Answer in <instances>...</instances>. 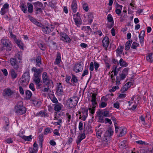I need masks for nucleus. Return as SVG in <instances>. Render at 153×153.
<instances>
[{"label":"nucleus","mask_w":153,"mask_h":153,"mask_svg":"<svg viewBox=\"0 0 153 153\" xmlns=\"http://www.w3.org/2000/svg\"><path fill=\"white\" fill-rule=\"evenodd\" d=\"M66 119L67 120V122L69 123L71 119V115L69 113H67L66 116Z\"/></svg>","instance_id":"53"},{"label":"nucleus","mask_w":153,"mask_h":153,"mask_svg":"<svg viewBox=\"0 0 153 153\" xmlns=\"http://www.w3.org/2000/svg\"><path fill=\"white\" fill-rule=\"evenodd\" d=\"M82 30L85 31L87 35H89L92 32L91 29L89 26H84L82 28Z\"/></svg>","instance_id":"21"},{"label":"nucleus","mask_w":153,"mask_h":153,"mask_svg":"<svg viewBox=\"0 0 153 153\" xmlns=\"http://www.w3.org/2000/svg\"><path fill=\"white\" fill-rule=\"evenodd\" d=\"M83 68V67L81 65V64H77L75 65L73 70L76 73H78L82 71Z\"/></svg>","instance_id":"20"},{"label":"nucleus","mask_w":153,"mask_h":153,"mask_svg":"<svg viewBox=\"0 0 153 153\" xmlns=\"http://www.w3.org/2000/svg\"><path fill=\"white\" fill-rule=\"evenodd\" d=\"M61 39L64 42L69 43L71 41V39L65 33H61Z\"/></svg>","instance_id":"12"},{"label":"nucleus","mask_w":153,"mask_h":153,"mask_svg":"<svg viewBox=\"0 0 153 153\" xmlns=\"http://www.w3.org/2000/svg\"><path fill=\"white\" fill-rule=\"evenodd\" d=\"M103 46L106 49L109 44V38L107 36L105 37L102 41Z\"/></svg>","instance_id":"19"},{"label":"nucleus","mask_w":153,"mask_h":153,"mask_svg":"<svg viewBox=\"0 0 153 153\" xmlns=\"http://www.w3.org/2000/svg\"><path fill=\"white\" fill-rule=\"evenodd\" d=\"M11 74L13 78L15 79L16 78L17 76L16 73L13 70H12L11 72Z\"/></svg>","instance_id":"44"},{"label":"nucleus","mask_w":153,"mask_h":153,"mask_svg":"<svg viewBox=\"0 0 153 153\" xmlns=\"http://www.w3.org/2000/svg\"><path fill=\"white\" fill-rule=\"evenodd\" d=\"M16 43L20 49H23L24 44L22 43L21 41L19 40H17Z\"/></svg>","instance_id":"42"},{"label":"nucleus","mask_w":153,"mask_h":153,"mask_svg":"<svg viewBox=\"0 0 153 153\" xmlns=\"http://www.w3.org/2000/svg\"><path fill=\"white\" fill-rule=\"evenodd\" d=\"M139 44L136 43L135 42H134L131 46V48L132 49H135L138 46Z\"/></svg>","instance_id":"51"},{"label":"nucleus","mask_w":153,"mask_h":153,"mask_svg":"<svg viewBox=\"0 0 153 153\" xmlns=\"http://www.w3.org/2000/svg\"><path fill=\"white\" fill-rule=\"evenodd\" d=\"M32 72H34V77L39 76L41 73V71L43 70L42 68L41 69H36L35 67H33L32 69Z\"/></svg>","instance_id":"15"},{"label":"nucleus","mask_w":153,"mask_h":153,"mask_svg":"<svg viewBox=\"0 0 153 153\" xmlns=\"http://www.w3.org/2000/svg\"><path fill=\"white\" fill-rule=\"evenodd\" d=\"M30 77V74L29 72H27L24 73L22 78L19 80L20 85L24 86H26L29 82Z\"/></svg>","instance_id":"2"},{"label":"nucleus","mask_w":153,"mask_h":153,"mask_svg":"<svg viewBox=\"0 0 153 153\" xmlns=\"http://www.w3.org/2000/svg\"><path fill=\"white\" fill-rule=\"evenodd\" d=\"M79 129L81 131L83 129V123L82 122H80L79 124Z\"/></svg>","instance_id":"60"},{"label":"nucleus","mask_w":153,"mask_h":153,"mask_svg":"<svg viewBox=\"0 0 153 153\" xmlns=\"http://www.w3.org/2000/svg\"><path fill=\"white\" fill-rule=\"evenodd\" d=\"M57 120L58 121L55 122L54 123V124L55 125H60L62 122V119L61 118H59Z\"/></svg>","instance_id":"55"},{"label":"nucleus","mask_w":153,"mask_h":153,"mask_svg":"<svg viewBox=\"0 0 153 153\" xmlns=\"http://www.w3.org/2000/svg\"><path fill=\"white\" fill-rule=\"evenodd\" d=\"M123 48L122 46H119L116 50V52L119 55L123 53Z\"/></svg>","instance_id":"32"},{"label":"nucleus","mask_w":153,"mask_h":153,"mask_svg":"<svg viewBox=\"0 0 153 153\" xmlns=\"http://www.w3.org/2000/svg\"><path fill=\"white\" fill-rule=\"evenodd\" d=\"M61 55L59 53L57 52V56L56 59L54 63L56 64H59L61 61Z\"/></svg>","instance_id":"29"},{"label":"nucleus","mask_w":153,"mask_h":153,"mask_svg":"<svg viewBox=\"0 0 153 153\" xmlns=\"http://www.w3.org/2000/svg\"><path fill=\"white\" fill-rule=\"evenodd\" d=\"M25 94L26 98L28 99H30L32 95V93L29 90H27L25 92Z\"/></svg>","instance_id":"41"},{"label":"nucleus","mask_w":153,"mask_h":153,"mask_svg":"<svg viewBox=\"0 0 153 153\" xmlns=\"http://www.w3.org/2000/svg\"><path fill=\"white\" fill-rule=\"evenodd\" d=\"M99 66L100 64L97 62H95L94 63L93 62H91L90 65V71H93L94 70V68L95 71H98V69Z\"/></svg>","instance_id":"11"},{"label":"nucleus","mask_w":153,"mask_h":153,"mask_svg":"<svg viewBox=\"0 0 153 153\" xmlns=\"http://www.w3.org/2000/svg\"><path fill=\"white\" fill-rule=\"evenodd\" d=\"M33 4L36 7H37V6L42 7L43 6V4L39 1H37L34 3Z\"/></svg>","instance_id":"45"},{"label":"nucleus","mask_w":153,"mask_h":153,"mask_svg":"<svg viewBox=\"0 0 153 153\" xmlns=\"http://www.w3.org/2000/svg\"><path fill=\"white\" fill-rule=\"evenodd\" d=\"M39 77H34V81L36 84H39L40 82V79Z\"/></svg>","instance_id":"54"},{"label":"nucleus","mask_w":153,"mask_h":153,"mask_svg":"<svg viewBox=\"0 0 153 153\" xmlns=\"http://www.w3.org/2000/svg\"><path fill=\"white\" fill-rule=\"evenodd\" d=\"M107 19L109 22H111L113 21V19L110 14H109L107 16Z\"/></svg>","instance_id":"47"},{"label":"nucleus","mask_w":153,"mask_h":153,"mask_svg":"<svg viewBox=\"0 0 153 153\" xmlns=\"http://www.w3.org/2000/svg\"><path fill=\"white\" fill-rule=\"evenodd\" d=\"M71 81V82H74L76 83L78 82V79H77V77H76L75 75H73Z\"/></svg>","instance_id":"50"},{"label":"nucleus","mask_w":153,"mask_h":153,"mask_svg":"<svg viewBox=\"0 0 153 153\" xmlns=\"http://www.w3.org/2000/svg\"><path fill=\"white\" fill-rule=\"evenodd\" d=\"M42 78L43 82L46 85L49 84H53V82L52 80H50L47 73L44 72L42 74Z\"/></svg>","instance_id":"8"},{"label":"nucleus","mask_w":153,"mask_h":153,"mask_svg":"<svg viewBox=\"0 0 153 153\" xmlns=\"http://www.w3.org/2000/svg\"><path fill=\"white\" fill-rule=\"evenodd\" d=\"M129 68H125L119 74V76L117 77V83H119L120 81L124 80L128 74Z\"/></svg>","instance_id":"4"},{"label":"nucleus","mask_w":153,"mask_h":153,"mask_svg":"<svg viewBox=\"0 0 153 153\" xmlns=\"http://www.w3.org/2000/svg\"><path fill=\"white\" fill-rule=\"evenodd\" d=\"M132 41L131 40H128L126 43L125 49L126 51H128L129 50L131 46V43Z\"/></svg>","instance_id":"31"},{"label":"nucleus","mask_w":153,"mask_h":153,"mask_svg":"<svg viewBox=\"0 0 153 153\" xmlns=\"http://www.w3.org/2000/svg\"><path fill=\"white\" fill-rule=\"evenodd\" d=\"M41 63V57L40 56H37L36 59V65L40 67Z\"/></svg>","instance_id":"38"},{"label":"nucleus","mask_w":153,"mask_h":153,"mask_svg":"<svg viewBox=\"0 0 153 153\" xmlns=\"http://www.w3.org/2000/svg\"><path fill=\"white\" fill-rule=\"evenodd\" d=\"M83 132H84L83 133L80 134L78 136L76 142L77 144H79L82 140L85 138V133L87 132L86 129H84Z\"/></svg>","instance_id":"17"},{"label":"nucleus","mask_w":153,"mask_h":153,"mask_svg":"<svg viewBox=\"0 0 153 153\" xmlns=\"http://www.w3.org/2000/svg\"><path fill=\"white\" fill-rule=\"evenodd\" d=\"M50 98L53 103L56 104L58 103V101L57 99L54 97L53 95L51 96Z\"/></svg>","instance_id":"40"},{"label":"nucleus","mask_w":153,"mask_h":153,"mask_svg":"<svg viewBox=\"0 0 153 153\" xmlns=\"http://www.w3.org/2000/svg\"><path fill=\"white\" fill-rule=\"evenodd\" d=\"M29 88L33 91H34L35 90V88L34 86V85L32 83H31L29 85Z\"/></svg>","instance_id":"62"},{"label":"nucleus","mask_w":153,"mask_h":153,"mask_svg":"<svg viewBox=\"0 0 153 153\" xmlns=\"http://www.w3.org/2000/svg\"><path fill=\"white\" fill-rule=\"evenodd\" d=\"M107 99L104 97H102L101 98V101H102L99 104V106L100 108H102L105 107L107 103L106 102L107 101Z\"/></svg>","instance_id":"22"},{"label":"nucleus","mask_w":153,"mask_h":153,"mask_svg":"<svg viewBox=\"0 0 153 153\" xmlns=\"http://www.w3.org/2000/svg\"><path fill=\"white\" fill-rule=\"evenodd\" d=\"M119 71V69L117 68V67H115L114 69L112 71L114 72V75L116 76L117 74Z\"/></svg>","instance_id":"56"},{"label":"nucleus","mask_w":153,"mask_h":153,"mask_svg":"<svg viewBox=\"0 0 153 153\" xmlns=\"http://www.w3.org/2000/svg\"><path fill=\"white\" fill-rule=\"evenodd\" d=\"M38 45L41 50L42 51H44L46 48V46L45 44L41 42H38Z\"/></svg>","instance_id":"36"},{"label":"nucleus","mask_w":153,"mask_h":153,"mask_svg":"<svg viewBox=\"0 0 153 153\" xmlns=\"http://www.w3.org/2000/svg\"><path fill=\"white\" fill-rule=\"evenodd\" d=\"M113 131L111 128H109L106 131L104 134V137L103 139L104 143L107 144L109 142L110 140V137L113 134Z\"/></svg>","instance_id":"6"},{"label":"nucleus","mask_w":153,"mask_h":153,"mask_svg":"<svg viewBox=\"0 0 153 153\" xmlns=\"http://www.w3.org/2000/svg\"><path fill=\"white\" fill-rule=\"evenodd\" d=\"M51 129L50 128H46L44 132V134L47 135L49 133L51 132Z\"/></svg>","instance_id":"46"},{"label":"nucleus","mask_w":153,"mask_h":153,"mask_svg":"<svg viewBox=\"0 0 153 153\" xmlns=\"http://www.w3.org/2000/svg\"><path fill=\"white\" fill-rule=\"evenodd\" d=\"M97 94L95 93H93L91 97L92 99L91 101H94L96 100V96Z\"/></svg>","instance_id":"57"},{"label":"nucleus","mask_w":153,"mask_h":153,"mask_svg":"<svg viewBox=\"0 0 153 153\" xmlns=\"http://www.w3.org/2000/svg\"><path fill=\"white\" fill-rule=\"evenodd\" d=\"M59 129L57 130V129H55L53 131V133L54 135L59 136L60 135V134L59 132Z\"/></svg>","instance_id":"63"},{"label":"nucleus","mask_w":153,"mask_h":153,"mask_svg":"<svg viewBox=\"0 0 153 153\" xmlns=\"http://www.w3.org/2000/svg\"><path fill=\"white\" fill-rule=\"evenodd\" d=\"M27 5L28 8V11L29 13H32L33 12V5L29 3H28L27 4Z\"/></svg>","instance_id":"35"},{"label":"nucleus","mask_w":153,"mask_h":153,"mask_svg":"<svg viewBox=\"0 0 153 153\" xmlns=\"http://www.w3.org/2000/svg\"><path fill=\"white\" fill-rule=\"evenodd\" d=\"M56 93L59 96L62 95L64 94L63 88L60 83L57 84Z\"/></svg>","instance_id":"13"},{"label":"nucleus","mask_w":153,"mask_h":153,"mask_svg":"<svg viewBox=\"0 0 153 153\" xmlns=\"http://www.w3.org/2000/svg\"><path fill=\"white\" fill-rule=\"evenodd\" d=\"M153 53H150L149 54L147 55L146 56V59L147 60L151 63H152L153 62Z\"/></svg>","instance_id":"28"},{"label":"nucleus","mask_w":153,"mask_h":153,"mask_svg":"<svg viewBox=\"0 0 153 153\" xmlns=\"http://www.w3.org/2000/svg\"><path fill=\"white\" fill-rule=\"evenodd\" d=\"M5 95L7 96H10L13 93V91L10 89L7 88L4 90Z\"/></svg>","instance_id":"33"},{"label":"nucleus","mask_w":153,"mask_h":153,"mask_svg":"<svg viewBox=\"0 0 153 153\" xmlns=\"http://www.w3.org/2000/svg\"><path fill=\"white\" fill-rule=\"evenodd\" d=\"M42 28V30L43 32L45 33L48 34L49 33L50 30L47 26H43L41 27Z\"/></svg>","instance_id":"37"},{"label":"nucleus","mask_w":153,"mask_h":153,"mask_svg":"<svg viewBox=\"0 0 153 153\" xmlns=\"http://www.w3.org/2000/svg\"><path fill=\"white\" fill-rule=\"evenodd\" d=\"M79 100V98L76 96L71 97L67 101V104L69 108H72L76 106Z\"/></svg>","instance_id":"5"},{"label":"nucleus","mask_w":153,"mask_h":153,"mask_svg":"<svg viewBox=\"0 0 153 153\" xmlns=\"http://www.w3.org/2000/svg\"><path fill=\"white\" fill-rule=\"evenodd\" d=\"M29 151L30 153H37V150L32 149V148H30Z\"/></svg>","instance_id":"61"},{"label":"nucleus","mask_w":153,"mask_h":153,"mask_svg":"<svg viewBox=\"0 0 153 153\" xmlns=\"http://www.w3.org/2000/svg\"><path fill=\"white\" fill-rule=\"evenodd\" d=\"M54 110L56 112L59 111L63 107V105L60 103H57L53 105Z\"/></svg>","instance_id":"23"},{"label":"nucleus","mask_w":153,"mask_h":153,"mask_svg":"<svg viewBox=\"0 0 153 153\" xmlns=\"http://www.w3.org/2000/svg\"><path fill=\"white\" fill-rule=\"evenodd\" d=\"M39 114L42 117H46L47 115V114L44 111H40L39 113Z\"/></svg>","instance_id":"59"},{"label":"nucleus","mask_w":153,"mask_h":153,"mask_svg":"<svg viewBox=\"0 0 153 153\" xmlns=\"http://www.w3.org/2000/svg\"><path fill=\"white\" fill-rule=\"evenodd\" d=\"M19 136L20 138L24 139L25 141H30L32 139V135H30L27 136L20 135H19Z\"/></svg>","instance_id":"26"},{"label":"nucleus","mask_w":153,"mask_h":153,"mask_svg":"<svg viewBox=\"0 0 153 153\" xmlns=\"http://www.w3.org/2000/svg\"><path fill=\"white\" fill-rule=\"evenodd\" d=\"M28 18L29 20L34 24L36 25L39 27H42V26H43V25H42L41 22H38L36 21V19L33 18L32 16H28Z\"/></svg>","instance_id":"16"},{"label":"nucleus","mask_w":153,"mask_h":153,"mask_svg":"<svg viewBox=\"0 0 153 153\" xmlns=\"http://www.w3.org/2000/svg\"><path fill=\"white\" fill-rule=\"evenodd\" d=\"M39 144L42 146V142L43 140V135L42 134H40L39 137Z\"/></svg>","instance_id":"49"},{"label":"nucleus","mask_w":153,"mask_h":153,"mask_svg":"<svg viewBox=\"0 0 153 153\" xmlns=\"http://www.w3.org/2000/svg\"><path fill=\"white\" fill-rule=\"evenodd\" d=\"M127 141L126 140H123L121 142L120 144V147L123 149H125L127 145Z\"/></svg>","instance_id":"30"},{"label":"nucleus","mask_w":153,"mask_h":153,"mask_svg":"<svg viewBox=\"0 0 153 153\" xmlns=\"http://www.w3.org/2000/svg\"><path fill=\"white\" fill-rule=\"evenodd\" d=\"M73 19L76 25L78 27H79L80 25L82 24V20L80 16L79 13L77 12L76 14L73 15Z\"/></svg>","instance_id":"9"},{"label":"nucleus","mask_w":153,"mask_h":153,"mask_svg":"<svg viewBox=\"0 0 153 153\" xmlns=\"http://www.w3.org/2000/svg\"><path fill=\"white\" fill-rule=\"evenodd\" d=\"M119 87L117 86H113L111 89L109 90V91L110 92H114L115 91L116 89H118Z\"/></svg>","instance_id":"52"},{"label":"nucleus","mask_w":153,"mask_h":153,"mask_svg":"<svg viewBox=\"0 0 153 153\" xmlns=\"http://www.w3.org/2000/svg\"><path fill=\"white\" fill-rule=\"evenodd\" d=\"M115 132L119 137H122L125 135L126 132V129L124 127H118L115 126Z\"/></svg>","instance_id":"7"},{"label":"nucleus","mask_w":153,"mask_h":153,"mask_svg":"<svg viewBox=\"0 0 153 153\" xmlns=\"http://www.w3.org/2000/svg\"><path fill=\"white\" fill-rule=\"evenodd\" d=\"M102 115L105 117H110L111 115L109 113L108 111H105L102 112Z\"/></svg>","instance_id":"43"},{"label":"nucleus","mask_w":153,"mask_h":153,"mask_svg":"<svg viewBox=\"0 0 153 153\" xmlns=\"http://www.w3.org/2000/svg\"><path fill=\"white\" fill-rule=\"evenodd\" d=\"M16 112L18 115H22L26 112V108L23 106L22 102H19L15 107Z\"/></svg>","instance_id":"3"},{"label":"nucleus","mask_w":153,"mask_h":153,"mask_svg":"<svg viewBox=\"0 0 153 153\" xmlns=\"http://www.w3.org/2000/svg\"><path fill=\"white\" fill-rule=\"evenodd\" d=\"M33 147L32 148V149H33L36 150H38V144H37L36 142H35L33 145Z\"/></svg>","instance_id":"58"},{"label":"nucleus","mask_w":153,"mask_h":153,"mask_svg":"<svg viewBox=\"0 0 153 153\" xmlns=\"http://www.w3.org/2000/svg\"><path fill=\"white\" fill-rule=\"evenodd\" d=\"M1 45L0 48L1 51L6 50L7 51H10L12 48L11 43L9 39L3 38L1 39Z\"/></svg>","instance_id":"1"},{"label":"nucleus","mask_w":153,"mask_h":153,"mask_svg":"<svg viewBox=\"0 0 153 153\" xmlns=\"http://www.w3.org/2000/svg\"><path fill=\"white\" fill-rule=\"evenodd\" d=\"M9 6V5L7 3H5L3 7L1 9V15H4L8 11Z\"/></svg>","instance_id":"18"},{"label":"nucleus","mask_w":153,"mask_h":153,"mask_svg":"<svg viewBox=\"0 0 153 153\" xmlns=\"http://www.w3.org/2000/svg\"><path fill=\"white\" fill-rule=\"evenodd\" d=\"M119 63L120 65L122 67H126L127 66L128 64L126 62L124 61L123 59L121 58L119 61Z\"/></svg>","instance_id":"34"},{"label":"nucleus","mask_w":153,"mask_h":153,"mask_svg":"<svg viewBox=\"0 0 153 153\" xmlns=\"http://www.w3.org/2000/svg\"><path fill=\"white\" fill-rule=\"evenodd\" d=\"M83 8L85 11H87L88 10V8L86 4H84L83 5Z\"/></svg>","instance_id":"64"},{"label":"nucleus","mask_w":153,"mask_h":153,"mask_svg":"<svg viewBox=\"0 0 153 153\" xmlns=\"http://www.w3.org/2000/svg\"><path fill=\"white\" fill-rule=\"evenodd\" d=\"M20 7L24 13H27V7L25 5L22 4L20 6Z\"/></svg>","instance_id":"39"},{"label":"nucleus","mask_w":153,"mask_h":153,"mask_svg":"<svg viewBox=\"0 0 153 153\" xmlns=\"http://www.w3.org/2000/svg\"><path fill=\"white\" fill-rule=\"evenodd\" d=\"M4 120L5 121L4 125L3 128L4 131H7L9 129V121L8 118L6 117H4Z\"/></svg>","instance_id":"25"},{"label":"nucleus","mask_w":153,"mask_h":153,"mask_svg":"<svg viewBox=\"0 0 153 153\" xmlns=\"http://www.w3.org/2000/svg\"><path fill=\"white\" fill-rule=\"evenodd\" d=\"M91 102L93 106L92 108H89V110L90 113H91L92 114H93L94 113V109L97 104V102L96 101H91Z\"/></svg>","instance_id":"27"},{"label":"nucleus","mask_w":153,"mask_h":153,"mask_svg":"<svg viewBox=\"0 0 153 153\" xmlns=\"http://www.w3.org/2000/svg\"><path fill=\"white\" fill-rule=\"evenodd\" d=\"M33 102V104L34 105L36 106L37 107H39L41 105V102L37 100H34Z\"/></svg>","instance_id":"48"},{"label":"nucleus","mask_w":153,"mask_h":153,"mask_svg":"<svg viewBox=\"0 0 153 153\" xmlns=\"http://www.w3.org/2000/svg\"><path fill=\"white\" fill-rule=\"evenodd\" d=\"M82 113H79L80 115V118H82V120L83 121H85L88 115V109L87 108H82Z\"/></svg>","instance_id":"10"},{"label":"nucleus","mask_w":153,"mask_h":153,"mask_svg":"<svg viewBox=\"0 0 153 153\" xmlns=\"http://www.w3.org/2000/svg\"><path fill=\"white\" fill-rule=\"evenodd\" d=\"M10 62L11 65L15 69L17 70L19 68V65L16 59L11 58L10 60Z\"/></svg>","instance_id":"14"},{"label":"nucleus","mask_w":153,"mask_h":153,"mask_svg":"<svg viewBox=\"0 0 153 153\" xmlns=\"http://www.w3.org/2000/svg\"><path fill=\"white\" fill-rule=\"evenodd\" d=\"M77 1L76 0H73L71 4V8L73 12L75 13L76 12L77 7Z\"/></svg>","instance_id":"24"}]
</instances>
